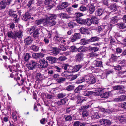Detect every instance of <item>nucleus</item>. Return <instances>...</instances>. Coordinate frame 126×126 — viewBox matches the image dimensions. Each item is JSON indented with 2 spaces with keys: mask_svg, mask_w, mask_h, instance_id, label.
<instances>
[{
  "mask_svg": "<svg viewBox=\"0 0 126 126\" xmlns=\"http://www.w3.org/2000/svg\"><path fill=\"white\" fill-rule=\"evenodd\" d=\"M99 116L97 112H94L91 116L92 118L93 119H96L99 118Z\"/></svg>",
  "mask_w": 126,
  "mask_h": 126,
  "instance_id": "obj_40",
  "label": "nucleus"
},
{
  "mask_svg": "<svg viewBox=\"0 0 126 126\" xmlns=\"http://www.w3.org/2000/svg\"><path fill=\"white\" fill-rule=\"evenodd\" d=\"M99 122L101 123V124L105 126L109 125L111 124L110 121L107 119H103L100 120Z\"/></svg>",
  "mask_w": 126,
  "mask_h": 126,
  "instance_id": "obj_10",
  "label": "nucleus"
},
{
  "mask_svg": "<svg viewBox=\"0 0 126 126\" xmlns=\"http://www.w3.org/2000/svg\"><path fill=\"white\" fill-rule=\"evenodd\" d=\"M85 23L87 26H90L92 23V21L89 18L85 19Z\"/></svg>",
  "mask_w": 126,
  "mask_h": 126,
  "instance_id": "obj_41",
  "label": "nucleus"
},
{
  "mask_svg": "<svg viewBox=\"0 0 126 126\" xmlns=\"http://www.w3.org/2000/svg\"><path fill=\"white\" fill-rule=\"evenodd\" d=\"M88 48L84 46H81L78 48V51L79 52H85L87 50Z\"/></svg>",
  "mask_w": 126,
  "mask_h": 126,
  "instance_id": "obj_16",
  "label": "nucleus"
},
{
  "mask_svg": "<svg viewBox=\"0 0 126 126\" xmlns=\"http://www.w3.org/2000/svg\"><path fill=\"white\" fill-rule=\"evenodd\" d=\"M7 5L6 1L4 0L0 2V10L4 9Z\"/></svg>",
  "mask_w": 126,
  "mask_h": 126,
  "instance_id": "obj_19",
  "label": "nucleus"
},
{
  "mask_svg": "<svg viewBox=\"0 0 126 126\" xmlns=\"http://www.w3.org/2000/svg\"><path fill=\"white\" fill-rule=\"evenodd\" d=\"M84 79L83 77H81L78 78L77 83H82L84 81Z\"/></svg>",
  "mask_w": 126,
  "mask_h": 126,
  "instance_id": "obj_55",
  "label": "nucleus"
},
{
  "mask_svg": "<svg viewBox=\"0 0 126 126\" xmlns=\"http://www.w3.org/2000/svg\"><path fill=\"white\" fill-rule=\"evenodd\" d=\"M58 48L60 50L65 51L66 50V48L64 47V46L62 45L59 46Z\"/></svg>",
  "mask_w": 126,
  "mask_h": 126,
  "instance_id": "obj_58",
  "label": "nucleus"
},
{
  "mask_svg": "<svg viewBox=\"0 0 126 126\" xmlns=\"http://www.w3.org/2000/svg\"><path fill=\"white\" fill-rule=\"evenodd\" d=\"M68 4V3L67 2H63L58 7V9L60 10L64 9L67 7Z\"/></svg>",
  "mask_w": 126,
  "mask_h": 126,
  "instance_id": "obj_13",
  "label": "nucleus"
},
{
  "mask_svg": "<svg viewBox=\"0 0 126 126\" xmlns=\"http://www.w3.org/2000/svg\"><path fill=\"white\" fill-rule=\"evenodd\" d=\"M84 124L79 121L75 122L73 124V126H84Z\"/></svg>",
  "mask_w": 126,
  "mask_h": 126,
  "instance_id": "obj_28",
  "label": "nucleus"
},
{
  "mask_svg": "<svg viewBox=\"0 0 126 126\" xmlns=\"http://www.w3.org/2000/svg\"><path fill=\"white\" fill-rule=\"evenodd\" d=\"M18 27L19 30H17V31H14L13 32L10 31L8 32L7 33V35L8 37L10 38H12L14 40L17 39V38L20 39L21 38L22 36L23 27L21 25H18Z\"/></svg>",
  "mask_w": 126,
  "mask_h": 126,
  "instance_id": "obj_1",
  "label": "nucleus"
},
{
  "mask_svg": "<svg viewBox=\"0 0 126 126\" xmlns=\"http://www.w3.org/2000/svg\"><path fill=\"white\" fill-rule=\"evenodd\" d=\"M83 56V54L79 53L77 54L76 57L77 60L80 61L82 59Z\"/></svg>",
  "mask_w": 126,
  "mask_h": 126,
  "instance_id": "obj_25",
  "label": "nucleus"
},
{
  "mask_svg": "<svg viewBox=\"0 0 126 126\" xmlns=\"http://www.w3.org/2000/svg\"><path fill=\"white\" fill-rule=\"evenodd\" d=\"M70 50L72 52L76 51H78V48L75 46H72L70 47Z\"/></svg>",
  "mask_w": 126,
  "mask_h": 126,
  "instance_id": "obj_54",
  "label": "nucleus"
},
{
  "mask_svg": "<svg viewBox=\"0 0 126 126\" xmlns=\"http://www.w3.org/2000/svg\"><path fill=\"white\" fill-rule=\"evenodd\" d=\"M9 15L11 17L14 18L13 20L15 22L17 23L18 22V19L17 18V15L16 14V12L13 11L12 10H10L9 11Z\"/></svg>",
  "mask_w": 126,
  "mask_h": 126,
  "instance_id": "obj_2",
  "label": "nucleus"
},
{
  "mask_svg": "<svg viewBox=\"0 0 126 126\" xmlns=\"http://www.w3.org/2000/svg\"><path fill=\"white\" fill-rule=\"evenodd\" d=\"M68 73H69V72H68V71H64L62 73L61 75L63 77H66L68 78L69 75H68L67 74Z\"/></svg>",
  "mask_w": 126,
  "mask_h": 126,
  "instance_id": "obj_57",
  "label": "nucleus"
},
{
  "mask_svg": "<svg viewBox=\"0 0 126 126\" xmlns=\"http://www.w3.org/2000/svg\"><path fill=\"white\" fill-rule=\"evenodd\" d=\"M90 41L85 38L82 39L80 40V43L83 45H86L89 43Z\"/></svg>",
  "mask_w": 126,
  "mask_h": 126,
  "instance_id": "obj_38",
  "label": "nucleus"
},
{
  "mask_svg": "<svg viewBox=\"0 0 126 126\" xmlns=\"http://www.w3.org/2000/svg\"><path fill=\"white\" fill-rule=\"evenodd\" d=\"M31 57V56L30 54L28 53H26L24 54V58L25 61L27 62Z\"/></svg>",
  "mask_w": 126,
  "mask_h": 126,
  "instance_id": "obj_32",
  "label": "nucleus"
},
{
  "mask_svg": "<svg viewBox=\"0 0 126 126\" xmlns=\"http://www.w3.org/2000/svg\"><path fill=\"white\" fill-rule=\"evenodd\" d=\"M119 19L117 16H114L112 17L111 19L110 22L112 24L116 22L119 20Z\"/></svg>",
  "mask_w": 126,
  "mask_h": 126,
  "instance_id": "obj_35",
  "label": "nucleus"
},
{
  "mask_svg": "<svg viewBox=\"0 0 126 126\" xmlns=\"http://www.w3.org/2000/svg\"><path fill=\"white\" fill-rule=\"evenodd\" d=\"M81 37V35L79 33H75L72 37L71 41L73 42H74L78 39H80Z\"/></svg>",
  "mask_w": 126,
  "mask_h": 126,
  "instance_id": "obj_11",
  "label": "nucleus"
},
{
  "mask_svg": "<svg viewBox=\"0 0 126 126\" xmlns=\"http://www.w3.org/2000/svg\"><path fill=\"white\" fill-rule=\"evenodd\" d=\"M82 67V65L80 64L74 66L75 72L78 71Z\"/></svg>",
  "mask_w": 126,
  "mask_h": 126,
  "instance_id": "obj_48",
  "label": "nucleus"
},
{
  "mask_svg": "<svg viewBox=\"0 0 126 126\" xmlns=\"http://www.w3.org/2000/svg\"><path fill=\"white\" fill-rule=\"evenodd\" d=\"M43 76L40 73H37L35 76V79L37 81H40L43 79Z\"/></svg>",
  "mask_w": 126,
  "mask_h": 126,
  "instance_id": "obj_12",
  "label": "nucleus"
},
{
  "mask_svg": "<svg viewBox=\"0 0 126 126\" xmlns=\"http://www.w3.org/2000/svg\"><path fill=\"white\" fill-rule=\"evenodd\" d=\"M66 95V93H62L58 94L57 95V97L58 98L60 99L65 97Z\"/></svg>",
  "mask_w": 126,
  "mask_h": 126,
  "instance_id": "obj_43",
  "label": "nucleus"
},
{
  "mask_svg": "<svg viewBox=\"0 0 126 126\" xmlns=\"http://www.w3.org/2000/svg\"><path fill=\"white\" fill-rule=\"evenodd\" d=\"M35 29V28L34 26H33L31 28H30L28 30V32H29V33L30 34H31L34 31Z\"/></svg>",
  "mask_w": 126,
  "mask_h": 126,
  "instance_id": "obj_60",
  "label": "nucleus"
},
{
  "mask_svg": "<svg viewBox=\"0 0 126 126\" xmlns=\"http://www.w3.org/2000/svg\"><path fill=\"white\" fill-rule=\"evenodd\" d=\"M79 10L81 11L84 12L87 11V8L86 7L82 5L79 7Z\"/></svg>",
  "mask_w": 126,
  "mask_h": 126,
  "instance_id": "obj_49",
  "label": "nucleus"
},
{
  "mask_svg": "<svg viewBox=\"0 0 126 126\" xmlns=\"http://www.w3.org/2000/svg\"><path fill=\"white\" fill-rule=\"evenodd\" d=\"M109 7L111 10H112V11L114 12L116 11L117 9V6L115 4L110 5Z\"/></svg>",
  "mask_w": 126,
  "mask_h": 126,
  "instance_id": "obj_31",
  "label": "nucleus"
},
{
  "mask_svg": "<svg viewBox=\"0 0 126 126\" xmlns=\"http://www.w3.org/2000/svg\"><path fill=\"white\" fill-rule=\"evenodd\" d=\"M41 31L44 35H47V38H49L51 37V35L50 32L47 31L46 29L43 28L41 29Z\"/></svg>",
  "mask_w": 126,
  "mask_h": 126,
  "instance_id": "obj_7",
  "label": "nucleus"
},
{
  "mask_svg": "<svg viewBox=\"0 0 126 126\" xmlns=\"http://www.w3.org/2000/svg\"><path fill=\"white\" fill-rule=\"evenodd\" d=\"M34 0H31L29 2L27 5V6L28 7H30L31 6V5L34 3Z\"/></svg>",
  "mask_w": 126,
  "mask_h": 126,
  "instance_id": "obj_64",
  "label": "nucleus"
},
{
  "mask_svg": "<svg viewBox=\"0 0 126 126\" xmlns=\"http://www.w3.org/2000/svg\"><path fill=\"white\" fill-rule=\"evenodd\" d=\"M94 93L91 91H85L82 92V95L85 96H89L93 94Z\"/></svg>",
  "mask_w": 126,
  "mask_h": 126,
  "instance_id": "obj_39",
  "label": "nucleus"
},
{
  "mask_svg": "<svg viewBox=\"0 0 126 126\" xmlns=\"http://www.w3.org/2000/svg\"><path fill=\"white\" fill-rule=\"evenodd\" d=\"M79 31L82 34H88L89 32L86 28L81 27L79 29Z\"/></svg>",
  "mask_w": 126,
  "mask_h": 126,
  "instance_id": "obj_14",
  "label": "nucleus"
},
{
  "mask_svg": "<svg viewBox=\"0 0 126 126\" xmlns=\"http://www.w3.org/2000/svg\"><path fill=\"white\" fill-rule=\"evenodd\" d=\"M103 12V10L101 9H99L96 11L95 15L97 16H101Z\"/></svg>",
  "mask_w": 126,
  "mask_h": 126,
  "instance_id": "obj_24",
  "label": "nucleus"
},
{
  "mask_svg": "<svg viewBox=\"0 0 126 126\" xmlns=\"http://www.w3.org/2000/svg\"><path fill=\"white\" fill-rule=\"evenodd\" d=\"M38 31V29H36L33 34V36L35 38H37L39 36V32Z\"/></svg>",
  "mask_w": 126,
  "mask_h": 126,
  "instance_id": "obj_44",
  "label": "nucleus"
},
{
  "mask_svg": "<svg viewBox=\"0 0 126 126\" xmlns=\"http://www.w3.org/2000/svg\"><path fill=\"white\" fill-rule=\"evenodd\" d=\"M124 88V87L123 86L120 85L115 86L113 87V88L115 90H122Z\"/></svg>",
  "mask_w": 126,
  "mask_h": 126,
  "instance_id": "obj_37",
  "label": "nucleus"
},
{
  "mask_svg": "<svg viewBox=\"0 0 126 126\" xmlns=\"http://www.w3.org/2000/svg\"><path fill=\"white\" fill-rule=\"evenodd\" d=\"M91 19L94 24H96L98 23V19L95 16H92Z\"/></svg>",
  "mask_w": 126,
  "mask_h": 126,
  "instance_id": "obj_36",
  "label": "nucleus"
},
{
  "mask_svg": "<svg viewBox=\"0 0 126 126\" xmlns=\"http://www.w3.org/2000/svg\"><path fill=\"white\" fill-rule=\"evenodd\" d=\"M84 85H79L74 90V92L76 93H78L80 90H83V88L84 87Z\"/></svg>",
  "mask_w": 126,
  "mask_h": 126,
  "instance_id": "obj_27",
  "label": "nucleus"
},
{
  "mask_svg": "<svg viewBox=\"0 0 126 126\" xmlns=\"http://www.w3.org/2000/svg\"><path fill=\"white\" fill-rule=\"evenodd\" d=\"M117 25V27L119 29H123L126 28V26L125 24L123 23H118Z\"/></svg>",
  "mask_w": 126,
  "mask_h": 126,
  "instance_id": "obj_23",
  "label": "nucleus"
},
{
  "mask_svg": "<svg viewBox=\"0 0 126 126\" xmlns=\"http://www.w3.org/2000/svg\"><path fill=\"white\" fill-rule=\"evenodd\" d=\"M82 114L83 117H85L88 116L89 114L86 110H85L83 111Z\"/></svg>",
  "mask_w": 126,
  "mask_h": 126,
  "instance_id": "obj_52",
  "label": "nucleus"
},
{
  "mask_svg": "<svg viewBox=\"0 0 126 126\" xmlns=\"http://www.w3.org/2000/svg\"><path fill=\"white\" fill-rule=\"evenodd\" d=\"M30 48L34 51L37 52L38 51L39 47L34 45H32L30 47Z\"/></svg>",
  "mask_w": 126,
  "mask_h": 126,
  "instance_id": "obj_29",
  "label": "nucleus"
},
{
  "mask_svg": "<svg viewBox=\"0 0 126 126\" xmlns=\"http://www.w3.org/2000/svg\"><path fill=\"white\" fill-rule=\"evenodd\" d=\"M46 58L51 63H55L56 60V59L55 58L52 56L47 57Z\"/></svg>",
  "mask_w": 126,
  "mask_h": 126,
  "instance_id": "obj_18",
  "label": "nucleus"
},
{
  "mask_svg": "<svg viewBox=\"0 0 126 126\" xmlns=\"http://www.w3.org/2000/svg\"><path fill=\"white\" fill-rule=\"evenodd\" d=\"M99 38L97 36L92 37L90 39H89L90 42H95L98 40Z\"/></svg>",
  "mask_w": 126,
  "mask_h": 126,
  "instance_id": "obj_45",
  "label": "nucleus"
},
{
  "mask_svg": "<svg viewBox=\"0 0 126 126\" xmlns=\"http://www.w3.org/2000/svg\"><path fill=\"white\" fill-rule=\"evenodd\" d=\"M87 81L89 82V83L93 84L95 82V79L94 77L91 78L89 77L88 78Z\"/></svg>",
  "mask_w": 126,
  "mask_h": 126,
  "instance_id": "obj_22",
  "label": "nucleus"
},
{
  "mask_svg": "<svg viewBox=\"0 0 126 126\" xmlns=\"http://www.w3.org/2000/svg\"><path fill=\"white\" fill-rule=\"evenodd\" d=\"M95 10V7L93 5H90L88 6V11L90 14L93 13Z\"/></svg>",
  "mask_w": 126,
  "mask_h": 126,
  "instance_id": "obj_15",
  "label": "nucleus"
},
{
  "mask_svg": "<svg viewBox=\"0 0 126 126\" xmlns=\"http://www.w3.org/2000/svg\"><path fill=\"white\" fill-rule=\"evenodd\" d=\"M46 16L47 20H55L57 17L56 15L53 14H47Z\"/></svg>",
  "mask_w": 126,
  "mask_h": 126,
  "instance_id": "obj_9",
  "label": "nucleus"
},
{
  "mask_svg": "<svg viewBox=\"0 0 126 126\" xmlns=\"http://www.w3.org/2000/svg\"><path fill=\"white\" fill-rule=\"evenodd\" d=\"M65 80L66 79L65 78L60 77L57 79V81L59 83H63Z\"/></svg>",
  "mask_w": 126,
  "mask_h": 126,
  "instance_id": "obj_46",
  "label": "nucleus"
},
{
  "mask_svg": "<svg viewBox=\"0 0 126 126\" xmlns=\"http://www.w3.org/2000/svg\"><path fill=\"white\" fill-rule=\"evenodd\" d=\"M30 15L28 13H26L25 14L23 15L22 17V19L25 21H26L30 19L31 18Z\"/></svg>",
  "mask_w": 126,
  "mask_h": 126,
  "instance_id": "obj_17",
  "label": "nucleus"
},
{
  "mask_svg": "<svg viewBox=\"0 0 126 126\" xmlns=\"http://www.w3.org/2000/svg\"><path fill=\"white\" fill-rule=\"evenodd\" d=\"M76 25L73 22H70L68 24V26L70 28H73Z\"/></svg>",
  "mask_w": 126,
  "mask_h": 126,
  "instance_id": "obj_59",
  "label": "nucleus"
},
{
  "mask_svg": "<svg viewBox=\"0 0 126 126\" xmlns=\"http://www.w3.org/2000/svg\"><path fill=\"white\" fill-rule=\"evenodd\" d=\"M78 76V75H69L67 79L70 81H71L76 79Z\"/></svg>",
  "mask_w": 126,
  "mask_h": 126,
  "instance_id": "obj_20",
  "label": "nucleus"
},
{
  "mask_svg": "<svg viewBox=\"0 0 126 126\" xmlns=\"http://www.w3.org/2000/svg\"><path fill=\"white\" fill-rule=\"evenodd\" d=\"M41 68H43L47 67L48 63L44 59H40L39 61Z\"/></svg>",
  "mask_w": 126,
  "mask_h": 126,
  "instance_id": "obj_6",
  "label": "nucleus"
},
{
  "mask_svg": "<svg viewBox=\"0 0 126 126\" xmlns=\"http://www.w3.org/2000/svg\"><path fill=\"white\" fill-rule=\"evenodd\" d=\"M67 100L66 99L64 98L62 99L57 102L58 104L59 105H64L66 103Z\"/></svg>",
  "mask_w": 126,
  "mask_h": 126,
  "instance_id": "obj_21",
  "label": "nucleus"
},
{
  "mask_svg": "<svg viewBox=\"0 0 126 126\" xmlns=\"http://www.w3.org/2000/svg\"><path fill=\"white\" fill-rule=\"evenodd\" d=\"M45 20L42 19H41L39 20L36 21L35 23V24L36 25H38L41 24L45 23Z\"/></svg>",
  "mask_w": 126,
  "mask_h": 126,
  "instance_id": "obj_34",
  "label": "nucleus"
},
{
  "mask_svg": "<svg viewBox=\"0 0 126 126\" xmlns=\"http://www.w3.org/2000/svg\"><path fill=\"white\" fill-rule=\"evenodd\" d=\"M69 73H72L75 72L74 67L69 66L67 71Z\"/></svg>",
  "mask_w": 126,
  "mask_h": 126,
  "instance_id": "obj_53",
  "label": "nucleus"
},
{
  "mask_svg": "<svg viewBox=\"0 0 126 126\" xmlns=\"http://www.w3.org/2000/svg\"><path fill=\"white\" fill-rule=\"evenodd\" d=\"M76 20L77 23L80 24H83L85 23V19L81 18H77Z\"/></svg>",
  "mask_w": 126,
  "mask_h": 126,
  "instance_id": "obj_30",
  "label": "nucleus"
},
{
  "mask_svg": "<svg viewBox=\"0 0 126 126\" xmlns=\"http://www.w3.org/2000/svg\"><path fill=\"white\" fill-rule=\"evenodd\" d=\"M69 66V64H66L63 65L62 67L64 70H68Z\"/></svg>",
  "mask_w": 126,
  "mask_h": 126,
  "instance_id": "obj_61",
  "label": "nucleus"
},
{
  "mask_svg": "<svg viewBox=\"0 0 126 126\" xmlns=\"http://www.w3.org/2000/svg\"><path fill=\"white\" fill-rule=\"evenodd\" d=\"M66 58L65 56H61L58 59V60L60 61H62L66 60Z\"/></svg>",
  "mask_w": 126,
  "mask_h": 126,
  "instance_id": "obj_63",
  "label": "nucleus"
},
{
  "mask_svg": "<svg viewBox=\"0 0 126 126\" xmlns=\"http://www.w3.org/2000/svg\"><path fill=\"white\" fill-rule=\"evenodd\" d=\"M37 63L36 62L33 60H31L29 62L28 64L27 65V67L29 70H33L34 69Z\"/></svg>",
  "mask_w": 126,
  "mask_h": 126,
  "instance_id": "obj_3",
  "label": "nucleus"
},
{
  "mask_svg": "<svg viewBox=\"0 0 126 126\" xmlns=\"http://www.w3.org/2000/svg\"><path fill=\"white\" fill-rule=\"evenodd\" d=\"M45 21V25H47L48 26H53L56 24V22L55 20H47Z\"/></svg>",
  "mask_w": 126,
  "mask_h": 126,
  "instance_id": "obj_5",
  "label": "nucleus"
},
{
  "mask_svg": "<svg viewBox=\"0 0 126 126\" xmlns=\"http://www.w3.org/2000/svg\"><path fill=\"white\" fill-rule=\"evenodd\" d=\"M91 105H89L88 104H87L86 105L84 106H82L78 109L79 111L81 112L83 110L87 109Z\"/></svg>",
  "mask_w": 126,
  "mask_h": 126,
  "instance_id": "obj_33",
  "label": "nucleus"
},
{
  "mask_svg": "<svg viewBox=\"0 0 126 126\" xmlns=\"http://www.w3.org/2000/svg\"><path fill=\"white\" fill-rule=\"evenodd\" d=\"M75 16H76L77 18H79V17L83 16V14L81 13L78 12L75 14Z\"/></svg>",
  "mask_w": 126,
  "mask_h": 126,
  "instance_id": "obj_62",
  "label": "nucleus"
},
{
  "mask_svg": "<svg viewBox=\"0 0 126 126\" xmlns=\"http://www.w3.org/2000/svg\"><path fill=\"white\" fill-rule=\"evenodd\" d=\"M33 41L30 36H28L24 39V43L26 45H29L32 43Z\"/></svg>",
  "mask_w": 126,
  "mask_h": 126,
  "instance_id": "obj_8",
  "label": "nucleus"
},
{
  "mask_svg": "<svg viewBox=\"0 0 126 126\" xmlns=\"http://www.w3.org/2000/svg\"><path fill=\"white\" fill-rule=\"evenodd\" d=\"M66 11L70 14H73L74 13V10L71 7L66 9Z\"/></svg>",
  "mask_w": 126,
  "mask_h": 126,
  "instance_id": "obj_26",
  "label": "nucleus"
},
{
  "mask_svg": "<svg viewBox=\"0 0 126 126\" xmlns=\"http://www.w3.org/2000/svg\"><path fill=\"white\" fill-rule=\"evenodd\" d=\"M53 68L55 70L58 72H60L62 71V69L56 66H54Z\"/></svg>",
  "mask_w": 126,
  "mask_h": 126,
  "instance_id": "obj_56",
  "label": "nucleus"
},
{
  "mask_svg": "<svg viewBox=\"0 0 126 126\" xmlns=\"http://www.w3.org/2000/svg\"><path fill=\"white\" fill-rule=\"evenodd\" d=\"M72 82H66L65 84V85H69L66 88V90L68 91H70L74 90L75 88L74 85H70V84Z\"/></svg>",
  "mask_w": 126,
  "mask_h": 126,
  "instance_id": "obj_4",
  "label": "nucleus"
},
{
  "mask_svg": "<svg viewBox=\"0 0 126 126\" xmlns=\"http://www.w3.org/2000/svg\"><path fill=\"white\" fill-rule=\"evenodd\" d=\"M109 95L108 93L107 92H106L104 93L100 94L101 97L102 98H106L108 97Z\"/></svg>",
  "mask_w": 126,
  "mask_h": 126,
  "instance_id": "obj_51",
  "label": "nucleus"
},
{
  "mask_svg": "<svg viewBox=\"0 0 126 126\" xmlns=\"http://www.w3.org/2000/svg\"><path fill=\"white\" fill-rule=\"evenodd\" d=\"M64 118L66 121H70L72 119V117L70 115H65Z\"/></svg>",
  "mask_w": 126,
  "mask_h": 126,
  "instance_id": "obj_42",
  "label": "nucleus"
},
{
  "mask_svg": "<svg viewBox=\"0 0 126 126\" xmlns=\"http://www.w3.org/2000/svg\"><path fill=\"white\" fill-rule=\"evenodd\" d=\"M93 63L96 67L100 66L102 64V62L100 61H95Z\"/></svg>",
  "mask_w": 126,
  "mask_h": 126,
  "instance_id": "obj_47",
  "label": "nucleus"
},
{
  "mask_svg": "<svg viewBox=\"0 0 126 126\" xmlns=\"http://www.w3.org/2000/svg\"><path fill=\"white\" fill-rule=\"evenodd\" d=\"M118 120L121 123L125 122L126 120L125 118L122 116H119L118 118Z\"/></svg>",
  "mask_w": 126,
  "mask_h": 126,
  "instance_id": "obj_50",
  "label": "nucleus"
}]
</instances>
